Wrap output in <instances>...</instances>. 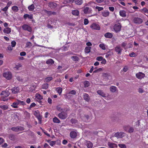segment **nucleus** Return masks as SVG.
Returning <instances> with one entry per match:
<instances>
[{"label": "nucleus", "mask_w": 148, "mask_h": 148, "mask_svg": "<svg viewBox=\"0 0 148 148\" xmlns=\"http://www.w3.org/2000/svg\"><path fill=\"white\" fill-rule=\"evenodd\" d=\"M121 28V25L120 23H117L114 25L113 29L115 32L117 33L120 32Z\"/></svg>", "instance_id": "1"}, {"label": "nucleus", "mask_w": 148, "mask_h": 148, "mask_svg": "<svg viewBox=\"0 0 148 148\" xmlns=\"http://www.w3.org/2000/svg\"><path fill=\"white\" fill-rule=\"evenodd\" d=\"M90 28L92 29L99 30L100 27L99 25L95 23H93L90 26Z\"/></svg>", "instance_id": "2"}, {"label": "nucleus", "mask_w": 148, "mask_h": 148, "mask_svg": "<svg viewBox=\"0 0 148 148\" xmlns=\"http://www.w3.org/2000/svg\"><path fill=\"white\" fill-rule=\"evenodd\" d=\"M3 75L4 77L8 80L11 79L12 77V74L11 73L9 72H6L4 73Z\"/></svg>", "instance_id": "3"}, {"label": "nucleus", "mask_w": 148, "mask_h": 148, "mask_svg": "<svg viewBox=\"0 0 148 148\" xmlns=\"http://www.w3.org/2000/svg\"><path fill=\"white\" fill-rule=\"evenodd\" d=\"M22 27L23 29L25 31H27L29 32H31L32 31V28L29 25L27 24H24Z\"/></svg>", "instance_id": "4"}, {"label": "nucleus", "mask_w": 148, "mask_h": 148, "mask_svg": "<svg viewBox=\"0 0 148 148\" xmlns=\"http://www.w3.org/2000/svg\"><path fill=\"white\" fill-rule=\"evenodd\" d=\"M10 93L8 91H3L0 94L1 98L3 97H7L9 95Z\"/></svg>", "instance_id": "5"}, {"label": "nucleus", "mask_w": 148, "mask_h": 148, "mask_svg": "<svg viewBox=\"0 0 148 148\" xmlns=\"http://www.w3.org/2000/svg\"><path fill=\"white\" fill-rule=\"evenodd\" d=\"M58 117L61 119H64L67 117V114L65 112H61L58 114Z\"/></svg>", "instance_id": "6"}, {"label": "nucleus", "mask_w": 148, "mask_h": 148, "mask_svg": "<svg viewBox=\"0 0 148 148\" xmlns=\"http://www.w3.org/2000/svg\"><path fill=\"white\" fill-rule=\"evenodd\" d=\"M136 76L138 79H141L145 76V75L141 72H139L136 74Z\"/></svg>", "instance_id": "7"}, {"label": "nucleus", "mask_w": 148, "mask_h": 148, "mask_svg": "<svg viewBox=\"0 0 148 148\" xmlns=\"http://www.w3.org/2000/svg\"><path fill=\"white\" fill-rule=\"evenodd\" d=\"M134 23L138 24H140L143 22V20L139 17H136L134 18L133 20Z\"/></svg>", "instance_id": "8"}, {"label": "nucleus", "mask_w": 148, "mask_h": 148, "mask_svg": "<svg viewBox=\"0 0 148 148\" xmlns=\"http://www.w3.org/2000/svg\"><path fill=\"white\" fill-rule=\"evenodd\" d=\"M122 50L123 49L121 47L120 45H117L115 48V50L117 53L118 54H120Z\"/></svg>", "instance_id": "9"}, {"label": "nucleus", "mask_w": 148, "mask_h": 148, "mask_svg": "<svg viewBox=\"0 0 148 148\" xmlns=\"http://www.w3.org/2000/svg\"><path fill=\"white\" fill-rule=\"evenodd\" d=\"M124 133L122 132H118L114 134V136L118 138H122L124 136Z\"/></svg>", "instance_id": "10"}, {"label": "nucleus", "mask_w": 148, "mask_h": 148, "mask_svg": "<svg viewBox=\"0 0 148 148\" xmlns=\"http://www.w3.org/2000/svg\"><path fill=\"white\" fill-rule=\"evenodd\" d=\"M108 145L110 148H114V147H117V144L110 142H108Z\"/></svg>", "instance_id": "11"}, {"label": "nucleus", "mask_w": 148, "mask_h": 148, "mask_svg": "<svg viewBox=\"0 0 148 148\" xmlns=\"http://www.w3.org/2000/svg\"><path fill=\"white\" fill-rule=\"evenodd\" d=\"M70 135L71 138H74L76 137L77 133L75 131H72L70 132Z\"/></svg>", "instance_id": "12"}, {"label": "nucleus", "mask_w": 148, "mask_h": 148, "mask_svg": "<svg viewBox=\"0 0 148 148\" xmlns=\"http://www.w3.org/2000/svg\"><path fill=\"white\" fill-rule=\"evenodd\" d=\"M19 88L18 87H14L12 89V92L14 94H16L19 91Z\"/></svg>", "instance_id": "13"}, {"label": "nucleus", "mask_w": 148, "mask_h": 148, "mask_svg": "<svg viewBox=\"0 0 148 148\" xmlns=\"http://www.w3.org/2000/svg\"><path fill=\"white\" fill-rule=\"evenodd\" d=\"M85 143L88 148H92V147L93 144L90 141H86Z\"/></svg>", "instance_id": "14"}, {"label": "nucleus", "mask_w": 148, "mask_h": 148, "mask_svg": "<svg viewBox=\"0 0 148 148\" xmlns=\"http://www.w3.org/2000/svg\"><path fill=\"white\" fill-rule=\"evenodd\" d=\"M83 97L84 100L88 102L90 101V97L88 94L86 93L84 94Z\"/></svg>", "instance_id": "15"}, {"label": "nucleus", "mask_w": 148, "mask_h": 148, "mask_svg": "<svg viewBox=\"0 0 148 148\" xmlns=\"http://www.w3.org/2000/svg\"><path fill=\"white\" fill-rule=\"evenodd\" d=\"M23 18L25 19H26L27 18L30 19H32L33 18V15L32 14L29 15L28 14H25L24 15Z\"/></svg>", "instance_id": "16"}, {"label": "nucleus", "mask_w": 148, "mask_h": 148, "mask_svg": "<svg viewBox=\"0 0 148 148\" xmlns=\"http://www.w3.org/2000/svg\"><path fill=\"white\" fill-rule=\"evenodd\" d=\"M11 29L9 27H6L3 30V32L5 34H9L11 32Z\"/></svg>", "instance_id": "17"}, {"label": "nucleus", "mask_w": 148, "mask_h": 148, "mask_svg": "<svg viewBox=\"0 0 148 148\" xmlns=\"http://www.w3.org/2000/svg\"><path fill=\"white\" fill-rule=\"evenodd\" d=\"M104 36L106 38H112L113 35L111 33L107 32L105 34Z\"/></svg>", "instance_id": "18"}, {"label": "nucleus", "mask_w": 148, "mask_h": 148, "mask_svg": "<svg viewBox=\"0 0 148 148\" xmlns=\"http://www.w3.org/2000/svg\"><path fill=\"white\" fill-rule=\"evenodd\" d=\"M16 100L17 101L18 105H19L21 106H24L26 105L25 102L24 101H22L19 99H16Z\"/></svg>", "instance_id": "19"}, {"label": "nucleus", "mask_w": 148, "mask_h": 148, "mask_svg": "<svg viewBox=\"0 0 148 148\" xmlns=\"http://www.w3.org/2000/svg\"><path fill=\"white\" fill-rule=\"evenodd\" d=\"M18 103L17 101L16 100V101L14 102L11 105V106L14 108H18Z\"/></svg>", "instance_id": "20"}, {"label": "nucleus", "mask_w": 148, "mask_h": 148, "mask_svg": "<svg viewBox=\"0 0 148 148\" xmlns=\"http://www.w3.org/2000/svg\"><path fill=\"white\" fill-rule=\"evenodd\" d=\"M120 15L122 17H125L126 16V12L124 10H120L119 11Z\"/></svg>", "instance_id": "21"}, {"label": "nucleus", "mask_w": 148, "mask_h": 148, "mask_svg": "<svg viewBox=\"0 0 148 148\" xmlns=\"http://www.w3.org/2000/svg\"><path fill=\"white\" fill-rule=\"evenodd\" d=\"M9 138L12 140H14L16 139L15 136L12 134H10L9 135Z\"/></svg>", "instance_id": "22"}, {"label": "nucleus", "mask_w": 148, "mask_h": 148, "mask_svg": "<svg viewBox=\"0 0 148 148\" xmlns=\"http://www.w3.org/2000/svg\"><path fill=\"white\" fill-rule=\"evenodd\" d=\"M110 90L112 92H115L117 89L116 87L114 86H112L110 88Z\"/></svg>", "instance_id": "23"}, {"label": "nucleus", "mask_w": 148, "mask_h": 148, "mask_svg": "<svg viewBox=\"0 0 148 148\" xmlns=\"http://www.w3.org/2000/svg\"><path fill=\"white\" fill-rule=\"evenodd\" d=\"M97 93L99 94V95H101L103 97H106V94L105 93L103 92L101 90H98L97 91Z\"/></svg>", "instance_id": "24"}, {"label": "nucleus", "mask_w": 148, "mask_h": 148, "mask_svg": "<svg viewBox=\"0 0 148 148\" xmlns=\"http://www.w3.org/2000/svg\"><path fill=\"white\" fill-rule=\"evenodd\" d=\"M56 90L57 91V92L59 94V95H60L62 93V89L61 87H59L57 88H56Z\"/></svg>", "instance_id": "25"}, {"label": "nucleus", "mask_w": 148, "mask_h": 148, "mask_svg": "<svg viewBox=\"0 0 148 148\" xmlns=\"http://www.w3.org/2000/svg\"><path fill=\"white\" fill-rule=\"evenodd\" d=\"M71 59L74 61L77 62L79 60V58L77 56H73L71 57Z\"/></svg>", "instance_id": "26"}, {"label": "nucleus", "mask_w": 148, "mask_h": 148, "mask_svg": "<svg viewBox=\"0 0 148 148\" xmlns=\"http://www.w3.org/2000/svg\"><path fill=\"white\" fill-rule=\"evenodd\" d=\"M46 63L47 64H52L54 63V61L52 59H50L46 61Z\"/></svg>", "instance_id": "27"}, {"label": "nucleus", "mask_w": 148, "mask_h": 148, "mask_svg": "<svg viewBox=\"0 0 148 148\" xmlns=\"http://www.w3.org/2000/svg\"><path fill=\"white\" fill-rule=\"evenodd\" d=\"M72 13L73 15L75 16H78L79 14V11L77 10H73Z\"/></svg>", "instance_id": "28"}, {"label": "nucleus", "mask_w": 148, "mask_h": 148, "mask_svg": "<svg viewBox=\"0 0 148 148\" xmlns=\"http://www.w3.org/2000/svg\"><path fill=\"white\" fill-rule=\"evenodd\" d=\"M0 108L3 110H6L8 109V107L7 105H0Z\"/></svg>", "instance_id": "29"}, {"label": "nucleus", "mask_w": 148, "mask_h": 148, "mask_svg": "<svg viewBox=\"0 0 148 148\" xmlns=\"http://www.w3.org/2000/svg\"><path fill=\"white\" fill-rule=\"evenodd\" d=\"M12 9L14 12H17L19 10L18 7L15 5L12 6Z\"/></svg>", "instance_id": "30"}, {"label": "nucleus", "mask_w": 148, "mask_h": 148, "mask_svg": "<svg viewBox=\"0 0 148 148\" xmlns=\"http://www.w3.org/2000/svg\"><path fill=\"white\" fill-rule=\"evenodd\" d=\"M35 9V6L33 4H32L28 7V9L30 11H33Z\"/></svg>", "instance_id": "31"}, {"label": "nucleus", "mask_w": 148, "mask_h": 148, "mask_svg": "<svg viewBox=\"0 0 148 148\" xmlns=\"http://www.w3.org/2000/svg\"><path fill=\"white\" fill-rule=\"evenodd\" d=\"M49 6L51 8H54L56 6L57 4L54 3H49Z\"/></svg>", "instance_id": "32"}, {"label": "nucleus", "mask_w": 148, "mask_h": 148, "mask_svg": "<svg viewBox=\"0 0 148 148\" xmlns=\"http://www.w3.org/2000/svg\"><path fill=\"white\" fill-rule=\"evenodd\" d=\"M102 14L103 16L106 17L109 16V12L108 11H104L102 12Z\"/></svg>", "instance_id": "33"}, {"label": "nucleus", "mask_w": 148, "mask_h": 148, "mask_svg": "<svg viewBox=\"0 0 148 148\" xmlns=\"http://www.w3.org/2000/svg\"><path fill=\"white\" fill-rule=\"evenodd\" d=\"M91 47H87L85 49V52L86 53H88L90 52Z\"/></svg>", "instance_id": "34"}, {"label": "nucleus", "mask_w": 148, "mask_h": 148, "mask_svg": "<svg viewBox=\"0 0 148 148\" xmlns=\"http://www.w3.org/2000/svg\"><path fill=\"white\" fill-rule=\"evenodd\" d=\"M36 99L41 100L43 99V97L40 95L39 94H36Z\"/></svg>", "instance_id": "35"}, {"label": "nucleus", "mask_w": 148, "mask_h": 148, "mask_svg": "<svg viewBox=\"0 0 148 148\" xmlns=\"http://www.w3.org/2000/svg\"><path fill=\"white\" fill-rule=\"evenodd\" d=\"M42 88L44 89H47L48 88V84L47 83L43 84L42 86Z\"/></svg>", "instance_id": "36"}, {"label": "nucleus", "mask_w": 148, "mask_h": 148, "mask_svg": "<svg viewBox=\"0 0 148 148\" xmlns=\"http://www.w3.org/2000/svg\"><path fill=\"white\" fill-rule=\"evenodd\" d=\"M83 2L82 0H75V3L78 5H81Z\"/></svg>", "instance_id": "37"}, {"label": "nucleus", "mask_w": 148, "mask_h": 148, "mask_svg": "<svg viewBox=\"0 0 148 148\" xmlns=\"http://www.w3.org/2000/svg\"><path fill=\"white\" fill-rule=\"evenodd\" d=\"M35 114L38 120H40L41 119V117L39 113L35 112Z\"/></svg>", "instance_id": "38"}, {"label": "nucleus", "mask_w": 148, "mask_h": 148, "mask_svg": "<svg viewBox=\"0 0 148 148\" xmlns=\"http://www.w3.org/2000/svg\"><path fill=\"white\" fill-rule=\"evenodd\" d=\"M84 87H87L89 86L90 83L88 81H86L84 82Z\"/></svg>", "instance_id": "39"}, {"label": "nucleus", "mask_w": 148, "mask_h": 148, "mask_svg": "<svg viewBox=\"0 0 148 148\" xmlns=\"http://www.w3.org/2000/svg\"><path fill=\"white\" fill-rule=\"evenodd\" d=\"M12 118L13 120H18V116L16 114H14L12 116Z\"/></svg>", "instance_id": "40"}, {"label": "nucleus", "mask_w": 148, "mask_h": 148, "mask_svg": "<svg viewBox=\"0 0 148 148\" xmlns=\"http://www.w3.org/2000/svg\"><path fill=\"white\" fill-rule=\"evenodd\" d=\"M53 79V78L51 77H47L45 79V81L47 82H49Z\"/></svg>", "instance_id": "41"}, {"label": "nucleus", "mask_w": 148, "mask_h": 148, "mask_svg": "<svg viewBox=\"0 0 148 148\" xmlns=\"http://www.w3.org/2000/svg\"><path fill=\"white\" fill-rule=\"evenodd\" d=\"M18 132L19 131H23L25 130V128L21 126H17Z\"/></svg>", "instance_id": "42"}, {"label": "nucleus", "mask_w": 148, "mask_h": 148, "mask_svg": "<svg viewBox=\"0 0 148 148\" xmlns=\"http://www.w3.org/2000/svg\"><path fill=\"white\" fill-rule=\"evenodd\" d=\"M99 47L101 48L103 50H104L106 49L105 45L104 44H100L99 45Z\"/></svg>", "instance_id": "43"}, {"label": "nucleus", "mask_w": 148, "mask_h": 148, "mask_svg": "<svg viewBox=\"0 0 148 148\" xmlns=\"http://www.w3.org/2000/svg\"><path fill=\"white\" fill-rule=\"evenodd\" d=\"M45 12L49 16H50L51 15V11H49L47 10H44Z\"/></svg>", "instance_id": "44"}, {"label": "nucleus", "mask_w": 148, "mask_h": 148, "mask_svg": "<svg viewBox=\"0 0 148 148\" xmlns=\"http://www.w3.org/2000/svg\"><path fill=\"white\" fill-rule=\"evenodd\" d=\"M111 52L110 51H108L106 53L105 57L106 58H108L110 56H111Z\"/></svg>", "instance_id": "45"}, {"label": "nucleus", "mask_w": 148, "mask_h": 148, "mask_svg": "<svg viewBox=\"0 0 148 148\" xmlns=\"http://www.w3.org/2000/svg\"><path fill=\"white\" fill-rule=\"evenodd\" d=\"M134 130L133 127H130L128 131V132L130 133H133L134 131Z\"/></svg>", "instance_id": "46"}, {"label": "nucleus", "mask_w": 148, "mask_h": 148, "mask_svg": "<svg viewBox=\"0 0 148 148\" xmlns=\"http://www.w3.org/2000/svg\"><path fill=\"white\" fill-rule=\"evenodd\" d=\"M118 146L120 148H126V146L125 144H119L118 145Z\"/></svg>", "instance_id": "47"}, {"label": "nucleus", "mask_w": 148, "mask_h": 148, "mask_svg": "<svg viewBox=\"0 0 148 148\" xmlns=\"http://www.w3.org/2000/svg\"><path fill=\"white\" fill-rule=\"evenodd\" d=\"M11 46L12 47H15L16 45V42L14 41H12L11 42Z\"/></svg>", "instance_id": "48"}, {"label": "nucleus", "mask_w": 148, "mask_h": 148, "mask_svg": "<svg viewBox=\"0 0 148 148\" xmlns=\"http://www.w3.org/2000/svg\"><path fill=\"white\" fill-rule=\"evenodd\" d=\"M76 92L75 90H72L70 92L69 94H71L72 95H75L76 94Z\"/></svg>", "instance_id": "49"}, {"label": "nucleus", "mask_w": 148, "mask_h": 148, "mask_svg": "<svg viewBox=\"0 0 148 148\" xmlns=\"http://www.w3.org/2000/svg\"><path fill=\"white\" fill-rule=\"evenodd\" d=\"M36 88V86L35 85H32L30 87V90H31L32 91L35 90Z\"/></svg>", "instance_id": "50"}, {"label": "nucleus", "mask_w": 148, "mask_h": 148, "mask_svg": "<svg viewBox=\"0 0 148 148\" xmlns=\"http://www.w3.org/2000/svg\"><path fill=\"white\" fill-rule=\"evenodd\" d=\"M95 8L96 9L98 10V11L99 12L100 11L102 10H103V7H99V6H96L95 7Z\"/></svg>", "instance_id": "51"}, {"label": "nucleus", "mask_w": 148, "mask_h": 148, "mask_svg": "<svg viewBox=\"0 0 148 148\" xmlns=\"http://www.w3.org/2000/svg\"><path fill=\"white\" fill-rule=\"evenodd\" d=\"M32 44L30 42H27L26 43V47H30L32 45Z\"/></svg>", "instance_id": "52"}, {"label": "nucleus", "mask_w": 148, "mask_h": 148, "mask_svg": "<svg viewBox=\"0 0 148 148\" xmlns=\"http://www.w3.org/2000/svg\"><path fill=\"white\" fill-rule=\"evenodd\" d=\"M127 43L125 42H123L121 44V46L124 48V49L125 48V47L127 45Z\"/></svg>", "instance_id": "53"}, {"label": "nucleus", "mask_w": 148, "mask_h": 148, "mask_svg": "<svg viewBox=\"0 0 148 148\" xmlns=\"http://www.w3.org/2000/svg\"><path fill=\"white\" fill-rule=\"evenodd\" d=\"M89 10V8L88 7H86L85 8L84 10V12L85 14H87L88 12V10Z\"/></svg>", "instance_id": "54"}, {"label": "nucleus", "mask_w": 148, "mask_h": 148, "mask_svg": "<svg viewBox=\"0 0 148 148\" xmlns=\"http://www.w3.org/2000/svg\"><path fill=\"white\" fill-rule=\"evenodd\" d=\"M22 65L21 64H18L16 65L15 67V68L16 69V70H18L19 68L21 67Z\"/></svg>", "instance_id": "55"}, {"label": "nucleus", "mask_w": 148, "mask_h": 148, "mask_svg": "<svg viewBox=\"0 0 148 148\" xmlns=\"http://www.w3.org/2000/svg\"><path fill=\"white\" fill-rule=\"evenodd\" d=\"M128 69V67L127 66H125L124 67L123 70H121V71H123L124 72H127Z\"/></svg>", "instance_id": "56"}, {"label": "nucleus", "mask_w": 148, "mask_h": 148, "mask_svg": "<svg viewBox=\"0 0 148 148\" xmlns=\"http://www.w3.org/2000/svg\"><path fill=\"white\" fill-rule=\"evenodd\" d=\"M89 23L88 20L87 18L84 19V24L85 25H87Z\"/></svg>", "instance_id": "57"}, {"label": "nucleus", "mask_w": 148, "mask_h": 148, "mask_svg": "<svg viewBox=\"0 0 148 148\" xmlns=\"http://www.w3.org/2000/svg\"><path fill=\"white\" fill-rule=\"evenodd\" d=\"M11 130L15 132H18L17 127H12L11 128Z\"/></svg>", "instance_id": "58"}, {"label": "nucleus", "mask_w": 148, "mask_h": 148, "mask_svg": "<svg viewBox=\"0 0 148 148\" xmlns=\"http://www.w3.org/2000/svg\"><path fill=\"white\" fill-rule=\"evenodd\" d=\"M103 57L102 56H98L96 58V60L99 61H101L103 60Z\"/></svg>", "instance_id": "59"}, {"label": "nucleus", "mask_w": 148, "mask_h": 148, "mask_svg": "<svg viewBox=\"0 0 148 148\" xmlns=\"http://www.w3.org/2000/svg\"><path fill=\"white\" fill-rule=\"evenodd\" d=\"M142 10L143 12L145 13L148 14V10L146 8H144Z\"/></svg>", "instance_id": "60"}, {"label": "nucleus", "mask_w": 148, "mask_h": 148, "mask_svg": "<svg viewBox=\"0 0 148 148\" xmlns=\"http://www.w3.org/2000/svg\"><path fill=\"white\" fill-rule=\"evenodd\" d=\"M123 0H118V2L123 6H125V4L124 2L123 1Z\"/></svg>", "instance_id": "61"}, {"label": "nucleus", "mask_w": 148, "mask_h": 148, "mask_svg": "<svg viewBox=\"0 0 148 148\" xmlns=\"http://www.w3.org/2000/svg\"><path fill=\"white\" fill-rule=\"evenodd\" d=\"M56 143V142L55 141H52L50 142V145L51 146H53V145H55Z\"/></svg>", "instance_id": "62"}, {"label": "nucleus", "mask_w": 148, "mask_h": 148, "mask_svg": "<svg viewBox=\"0 0 148 148\" xmlns=\"http://www.w3.org/2000/svg\"><path fill=\"white\" fill-rule=\"evenodd\" d=\"M36 106V104L34 103L33 102L29 106V108L30 109H31L32 108L35 107Z\"/></svg>", "instance_id": "63"}, {"label": "nucleus", "mask_w": 148, "mask_h": 148, "mask_svg": "<svg viewBox=\"0 0 148 148\" xmlns=\"http://www.w3.org/2000/svg\"><path fill=\"white\" fill-rule=\"evenodd\" d=\"M26 55V53L25 51H22L20 53V55L21 56H24Z\"/></svg>", "instance_id": "64"}]
</instances>
